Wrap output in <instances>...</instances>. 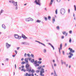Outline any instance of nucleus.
<instances>
[{
	"label": "nucleus",
	"mask_w": 76,
	"mask_h": 76,
	"mask_svg": "<svg viewBox=\"0 0 76 76\" xmlns=\"http://www.w3.org/2000/svg\"><path fill=\"white\" fill-rule=\"evenodd\" d=\"M40 75L41 76H44V69L43 68H42L41 69V70L40 72Z\"/></svg>",
	"instance_id": "1"
},
{
	"label": "nucleus",
	"mask_w": 76,
	"mask_h": 76,
	"mask_svg": "<svg viewBox=\"0 0 76 76\" xmlns=\"http://www.w3.org/2000/svg\"><path fill=\"white\" fill-rule=\"evenodd\" d=\"M61 13L62 14V15H64V13L66 12V11H65V10L64 9H61L60 10Z\"/></svg>",
	"instance_id": "2"
},
{
	"label": "nucleus",
	"mask_w": 76,
	"mask_h": 76,
	"mask_svg": "<svg viewBox=\"0 0 76 76\" xmlns=\"http://www.w3.org/2000/svg\"><path fill=\"white\" fill-rule=\"evenodd\" d=\"M27 71H28V73H31V72L32 73H34L35 72V71L34 69L31 70V69H30L29 70V69H28L27 70Z\"/></svg>",
	"instance_id": "3"
},
{
	"label": "nucleus",
	"mask_w": 76,
	"mask_h": 76,
	"mask_svg": "<svg viewBox=\"0 0 76 76\" xmlns=\"http://www.w3.org/2000/svg\"><path fill=\"white\" fill-rule=\"evenodd\" d=\"M35 3H36V4H38L39 6L41 5V4H40V1L39 0H37H37H36L34 1Z\"/></svg>",
	"instance_id": "4"
},
{
	"label": "nucleus",
	"mask_w": 76,
	"mask_h": 76,
	"mask_svg": "<svg viewBox=\"0 0 76 76\" xmlns=\"http://www.w3.org/2000/svg\"><path fill=\"white\" fill-rule=\"evenodd\" d=\"M26 22H29V21H32V20H34L31 18H26Z\"/></svg>",
	"instance_id": "5"
},
{
	"label": "nucleus",
	"mask_w": 76,
	"mask_h": 76,
	"mask_svg": "<svg viewBox=\"0 0 76 76\" xmlns=\"http://www.w3.org/2000/svg\"><path fill=\"white\" fill-rule=\"evenodd\" d=\"M34 76V75L33 74V73H32L31 74H28V73H26V75H25V76Z\"/></svg>",
	"instance_id": "6"
},
{
	"label": "nucleus",
	"mask_w": 76,
	"mask_h": 76,
	"mask_svg": "<svg viewBox=\"0 0 76 76\" xmlns=\"http://www.w3.org/2000/svg\"><path fill=\"white\" fill-rule=\"evenodd\" d=\"M37 63H38V61H35L34 63V64H35V67H37L39 66V64H37Z\"/></svg>",
	"instance_id": "7"
},
{
	"label": "nucleus",
	"mask_w": 76,
	"mask_h": 76,
	"mask_svg": "<svg viewBox=\"0 0 76 76\" xmlns=\"http://www.w3.org/2000/svg\"><path fill=\"white\" fill-rule=\"evenodd\" d=\"M62 44L61 43V44L60 45V48H59V52L60 54H61V52H60V50H62Z\"/></svg>",
	"instance_id": "8"
},
{
	"label": "nucleus",
	"mask_w": 76,
	"mask_h": 76,
	"mask_svg": "<svg viewBox=\"0 0 76 76\" xmlns=\"http://www.w3.org/2000/svg\"><path fill=\"white\" fill-rule=\"evenodd\" d=\"M69 54H70V56H68V57L69 58H72V56H73V54L72 53H71V52H69Z\"/></svg>",
	"instance_id": "9"
},
{
	"label": "nucleus",
	"mask_w": 76,
	"mask_h": 76,
	"mask_svg": "<svg viewBox=\"0 0 76 76\" xmlns=\"http://www.w3.org/2000/svg\"><path fill=\"white\" fill-rule=\"evenodd\" d=\"M69 50H70V53H75V50H73V49L70 48H69Z\"/></svg>",
	"instance_id": "10"
},
{
	"label": "nucleus",
	"mask_w": 76,
	"mask_h": 76,
	"mask_svg": "<svg viewBox=\"0 0 76 76\" xmlns=\"http://www.w3.org/2000/svg\"><path fill=\"white\" fill-rule=\"evenodd\" d=\"M22 37L23 38V39H26L28 38L26 37V36H25V35H24L23 34H22Z\"/></svg>",
	"instance_id": "11"
},
{
	"label": "nucleus",
	"mask_w": 76,
	"mask_h": 76,
	"mask_svg": "<svg viewBox=\"0 0 76 76\" xmlns=\"http://www.w3.org/2000/svg\"><path fill=\"white\" fill-rule=\"evenodd\" d=\"M6 47L7 48H9L10 47V45L8 43H6Z\"/></svg>",
	"instance_id": "12"
},
{
	"label": "nucleus",
	"mask_w": 76,
	"mask_h": 76,
	"mask_svg": "<svg viewBox=\"0 0 76 76\" xmlns=\"http://www.w3.org/2000/svg\"><path fill=\"white\" fill-rule=\"evenodd\" d=\"M62 34H63V35H65V34H66L65 35L66 37H67V36L68 33H66V31H63L62 32Z\"/></svg>",
	"instance_id": "13"
},
{
	"label": "nucleus",
	"mask_w": 76,
	"mask_h": 76,
	"mask_svg": "<svg viewBox=\"0 0 76 76\" xmlns=\"http://www.w3.org/2000/svg\"><path fill=\"white\" fill-rule=\"evenodd\" d=\"M28 58H26L25 59V62H26V64H28Z\"/></svg>",
	"instance_id": "14"
},
{
	"label": "nucleus",
	"mask_w": 76,
	"mask_h": 76,
	"mask_svg": "<svg viewBox=\"0 0 76 76\" xmlns=\"http://www.w3.org/2000/svg\"><path fill=\"white\" fill-rule=\"evenodd\" d=\"M48 44L49 45H50L52 48H53V50H54V49H55V48H54V46H53L50 43H49Z\"/></svg>",
	"instance_id": "15"
},
{
	"label": "nucleus",
	"mask_w": 76,
	"mask_h": 76,
	"mask_svg": "<svg viewBox=\"0 0 76 76\" xmlns=\"http://www.w3.org/2000/svg\"><path fill=\"white\" fill-rule=\"evenodd\" d=\"M26 67L27 69H28V68L29 67V65L27 64L26 66Z\"/></svg>",
	"instance_id": "16"
},
{
	"label": "nucleus",
	"mask_w": 76,
	"mask_h": 76,
	"mask_svg": "<svg viewBox=\"0 0 76 76\" xmlns=\"http://www.w3.org/2000/svg\"><path fill=\"white\" fill-rule=\"evenodd\" d=\"M52 21H53V23H54V22H55V18L54 17H53Z\"/></svg>",
	"instance_id": "17"
},
{
	"label": "nucleus",
	"mask_w": 76,
	"mask_h": 76,
	"mask_svg": "<svg viewBox=\"0 0 76 76\" xmlns=\"http://www.w3.org/2000/svg\"><path fill=\"white\" fill-rule=\"evenodd\" d=\"M54 0H51V2L49 4L50 6H51L52 4H53V1H54Z\"/></svg>",
	"instance_id": "18"
},
{
	"label": "nucleus",
	"mask_w": 76,
	"mask_h": 76,
	"mask_svg": "<svg viewBox=\"0 0 76 76\" xmlns=\"http://www.w3.org/2000/svg\"><path fill=\"white\" fill-rule=\"evenodd\" d=\"M14 37L15 38H18L19 37V35L17 34H15L14 35Z\"/></svg>",
	"instance_id": "19"
},
{
	"label": "nucleus",
	"mask_w": 76,
	"mask_h": 76,
	"mask_svg": "<svg viewBox=\"0 0 76 76\" xmlns=\"http://www.w3.org/2000/svg\"><path fill=\"white\" fill-rule=\"evenodd\" d=\"M2 27L3 28V29H6V26L4 24L2 25Z\"/></svg>",
	"instance_id": "20"
},
{
	"label": "nucleus",
	"mask_w": 76,
	"mask_h": 76,
	"mask_svg": "<svg viewBox=\"0 0 76 76\" xmlns=\"http://www.w3.org/2000/svg\"><path fill=\"white\" fill-rule=\"evenodd\" d=\"M61 63L62 65H63V64H64V61L62 60H61Z\"/></svg>",
	"instance_id": "21"
},
{
	"label": "nucleus",
	"mask_w": 76,
	"mask_h": 76,
	"mask_svg": "<svg viewBox=\"0 0 76 76\" xmlns=\"http://www.w3.org/2000/svg\"><path fill=\"white\" fill-rule=\"evenodd\" d=\"M41 22V21L39 20H37V23H40Z\"/></svg>",
	"instance_id": "22"
},
{
	"label": "nucleus",
	"mask_w": 76,
	"mask_h": 76,
	"mask_svg": "<svg viewBox=\"0 0 76 76\" xmlns=\"http://www.w3.org/2000/svg\"><path fill=\"white\" fill-rule=\"evenodd\" d=\"M51 17L50 16H48V19L49 20H51Z\"/></svg>",
	"instance_id": "23"
},
{
	"label": "nucleus",
	"mask_w": 76,
	"mask_h": 76,
	"mask_svg": "<svg viewBox=\"0 0 76 76\" xmlns=\"http://www.w3.org/2000/svg\"><path fill=\"white\" fill-rule=\"evenodd\" d=\"M41 67H42L41 66H39L37 68V69H38V70H39V69H41Z\"/></svg>",
	"instance_id": "24"
},
{
	"label": "nucleus",
	"mask_w": 76,
	"mask_h": 76,
	"mask_svg": "<svg viewBox=\"0 0 76 76\" xmlns=\"http://www.w3.org/2000/svg\"><path fill=\"white\" fill-rule=\"evenodd\" d=\"M22 38V37L21 36H19L18 37V38H18V39H20L21 38Z\"/></svg>",
	"instance_id": "25"
},
{
	"label": "nucleus",
	"mask_w": 76,
	"mask_h": 76,
	"mask_svg": "<svg viewBox=\"0 0 76 76\" xmlns=\"http://www.w3.org/2000/svg\"><path fill=\"white\" fill-rule=\"evenodd\" d=\"M14 6H17V2H15V3H14Z\"/></svg>",
	"instance_id": "26"
},
{
	"label": "nucleus",
	"mask_w": 76,
	"mask_h": 76,
	"mask_svg": "<svg viewBox=\"0 0 76 76\" xmlns=\"http://www.w3.org/2000/svg\"><path fill=\"white\" fill-rule=\"evenodd\" d=\"M21 71H23L24 72H26V70L25 69H21Z\"/></svg>",
	"instance_id": "27"
},
{
	"label": "nucleus",
	"mask_w": 76,
	"mask_h": 76,
	"mask_svg": "<svg viewBox=\"0 0 76 76\" xmlns=\"http://www.w3.org/2000/svg\"><path fill=\"white\" fill-rule=\"evenodd\" d=\"M74 9H75V11H76V5H74Z\"/></svg>",
	"instance_id": "28"
},
{
	"label": "nucleus",
	"mask_w": 76,
	"mask_h": 76,
	"mask_svg": "<svg viewBox=\"0 0 76 76\" xmlns=\"http://www.w3.org/2000/svg\"><path fill=\"white\" fill-rule=\"evenodd\" d=\"M56 28L58 30H59V29H60V27H59V26H58L56 27Z\"/></svg>",
	"instance_id": "29"
},
{
	"label": "nucleus",
	"mask_w": 76,
	"mask_h": 76,
	"mask_svg": "<svg viewBox=\"0 0 76 76\" xmlns=\"http://www.w3.org/2000/svg\"><path fill=\"white\" fill-rule=\"evenodd\" d=\"M41 63H42V61H38V63L39 64H41Z\"/></svg>",
	"instance_id": "30"
},
{
	"label": "nucleus",
	"mask_w": 76,
	"mask_h": 76,
	"mask_svg": "<svg viewBox=\"0 0 76 76\" xmlns=\"http://www.w3.org/2000/svg\"><path fill=\"white\" fill-rule=\"evenodd\" d=\"M69 42L70 43L72 42V39H71V38H70L69 39Z\"/></svg>",
	"instance_id": "31"
},
{
	"label": "nucleus",
	"mask_w": 76,
	"mask_h": 76,
	"mask_svg": "<svg viewBox=\"0 0 76 76\" xmlns=\"http://www.w3.org/2000/svg\"><path fill=\"white\" fill-rule=\"evenodd\" d=\"M21 68H22V69H24V68H25V66H24V65H22L21 66Z\"/></svg>",
	"instance_id": "32"
},
{
	"label": "nucleus",
	"mask_w": 76,
	"mask_h": 76,
	"mask_svg": "<svg viewBox=\"0 0 76 76\" xmlns=\"http://www.w3.org/2000/svg\"><path fill=\"white\" fill-rule=\"evenodd\" d=\"M31 62L32 63H34V59H32L31 61Z\"/></svg>",
	"instance_id": "33"
},
{
	"label": "nucleus",
	"mask_w": 76,
	"mask_h": 76,
	"mask_svg": "<svg viewBox=\"0 0 76 76\" xmlns=\"http://www.w3.org/2000/svg\"><path fill=\"white\" fill-rule=\"evenodd\" d=\"M58 2H60L61 1V0H56Z\"/></svg>",
	"instance_id": "34"
},
{
	"label": "nucleus",
	"mask_w": 76,
	"mask_h": 76,
	"mask_svg": "<svg viewBox=\"0 0 76 76\" xmlns=\"http://www.w3.org/2000/svg\"><path fill=\"white\" fill-rule=\"evenodd\" d=\"M41 44H42V45H43L44 46H45V45L41 42H40V43Z\"/></svg>",
	"instance_id": "35"
},
{
	"label": "nucleus",
	"mask_w": 76,
	"mask_h": 76,
	"mask_svg": "<svg viewBox=\"0 0 76 76\" xmlns=\"http://www.w3.org/2000/svg\"><path fill=\"white\" fill-rule=\"evenodd\" d=\"M36 73H39V71L38 70H37L36 71Z\"/></svg>",
	"instance_id": "36"
},
{
	"label": "nucleus",
	"mask_w": 76,
	"mask_h": 76,
	"mask_svg": "<svg viewBox=\"0 0 76 76\" xmlns=\"http://www.w3.org/2000/svg\"><path fill=\"white\" fill-rule=\"evenodd\" d=\"M24 63L25 64V62H22L21 63V64H24Z\"/></svg>",
	"instance_id": "37"
},
{
	"label": "nucleus",
	"mask_w": 76,
	"mask_h": 76,
	"mask_svg": "<svg viewBox=\"0 0 76 76\" xmlns=\"http://www.w3.org/2000/svg\"><path fill=\"white\" fill-rule=\"evenodd\" d=\"M56 14V15L57 14V9H56V11H55Z\"/></svg>",
	"instance_id": "38"
},
{
	"label": "nucleus",
	"mask_w": 76,
	"mask_h": 76,
	"mask_svg": "<svg viewBox=\"0 0 76 76\" xmlns=\"http://www.w3.org/2000/svg\"><path fill=\"white\" fill-rule=\"evenodd\" d=\"M62 52L63 55H65V54L64 53V51H62Z\"/></svg>",
	"instance_id": "39"
},
{
	"label": "nucleus",
	"mask_w": 76,
	"mask_h": 76,
	"mask_svg": "<svg viewBox=\"0 0 76 76\" xmlns=\"http://www.w3.org/2000/svg\"><path fill=\"white\" fill-rule=\"evenodd\" d=\"M11 3H15V1H14L13 0H12V1H11Z\"/></svg>",
	"instance_id": "40"
},
{
	"label": "nucleus",
	"mask_w": 76,
	"mask_h": 76,
	"mask_svg": "<svg viewBox=\"0 0 76 76\" xmlns=\"http://www.w3.org/2000/svg\"><path fill=\"white\" fill-rule=\"evenodd\" d=\"M35 41H36V42H38L39 43V44L41 43V42H40L39 41H37V40H36Z\"/></svg>",
	"instance_id": "41"
},
{
	"label": "nucleus",
	"mask_w": 76,
	"mask_h": 76,
	"mask_svg": "<svg viewBox=\"0 0 76 76\" xmlns=\"http://www.w3.org/2000/svg\"><path fill=\"white\" fill-rule=\"evenodd\" d=\"M27 56H28V57H30L31 56L30 55V54H28Z\"/></svg>",
	"instance_id": "42"
},
{
	"label": "nucleus",
	"mask_w": 76,
	"mask_h": 76,
	"mask_svg": "<svg viewBox=\"0 0 76 76\" xmlns=\"http://www.w3.org/2000/svg\"><path fill=\"white\" fill-rule=\"evenodd\" d=\"M69 34H72V31H69Z\"/></svg>",
	"instance_id": "43"
},
{
	"label": "nucleus",
	"mask_w": 76,
	"mask_h": 76,
	"mask_svg": "<svg viewBox=\"0 0 76 76\" xmlns=\"http://www.w3.org/2000/svg\"><path fill=\"white\" fill-rule=\"evenodd\" d=\"M39 61H41V60H42V58H39Z\"/></svg>",
	"instance_id": "44"
},
{
	"label": "nucleus",
	"mask_w": 76,
	"mask_h": 76,
	"mask_svg": "<svg viewBox=\"0 0 76 76\" xmlns=\"http://www.w3.org/2000/svg\"><path fill=\"white\" fill-rule=\"evenodd\" d=\"M3 10H1L0 12L1 13H3Z\"/></svg>",
	"instance_id": "45"
},
{
	"label": "nucleus",
	"mask_w": 76,
	"mask_h": 76,
	"mask_svg": "<svg viewBox=\"0 0 76 76\" xmlns=\"http://www.w3.org/2000/svg\"><path fill=\"white\" fill-rule=\"evenodd\" d=\"M64 36H63L61 37V39H64Z\"/></svg>",
	"instance_id": "46"
},
{
	"label": "nucleus",
	"mask_w": 76,
	"mask_h": 76,
	"mask_svg": "<svg viewBox=\"0 0 76 76\" xmlns=\"http://www.w3.org/2000/svg\"><path fill=\"white\" fill-rule=\"evenodd\" d=\"M6 61H9V59L8 58H6Z\"/></svg>",
	"instance_id": "47"
},
{
	"label": "nucleus",
	"mask_w": 76,
	"mask_h": 76,
	"mask_svg": "<svg viewBox=\"0 0 76 76\" xmlns=\"http://www.w3.org/2000/svg\"><path fill=\"white\" fill-rule=\"evenodd\" d=\"M15 52L16 53V54H17V53H18V52L16 50H15Z\"/></svg>",
	"instance_id": "48"
},
{
	"label": "nucleus",
	"mask_w": 76,
	"mask_h": 76,
	"mask_svg": "<svg viewBox=\"0 0 76 76\" xmlns=\"http://www.w3.org/2000/svg\"><path fill=\"white\" fill-rule=\"evenodd\" d=\"M54 65L55 67H56V64H54Z\"/></svg>",
	"instance_id": "49"
},
{
	"label": "nucleus",
	"mask_w": 76,
	"mask_h": 76,
	"mask_svg": "<svg viewBox=\"0 0 76 76\" xmlns=\"http://www.w3.org/2000/svg\"><path fill=\"white\" fill-rule=\"evenodd\" d=\"M15 56H16V54L13 55H12V57H15Z\"/></svg>",
	"instance_id": "50"
},
{
	"label": "nucleus",
	"mask_w": 76,
	"mask_h": 76,
	"mask_svg": "<svg viewBox=\"0 0 76 76\" xmlns=\"http://www.w3.org/2000/svg\"><path fill=\"white\" fill-rule=\"evenodd\" d=\"M44 53H46V50L45 49H44Z\"/></svg>",
	"instance_id": "51"
},
{
	"label": "nucleus",
	"mask_w": 76,
	"mask_h": 76,
	"mask_svg": "<svg viewBox=\"0 0 76 76\" xmlns=\"http://www.w3.org/2000/svg\"><path fill=\"white\" fill-rule=\"evenodd\" d=\"M20 48V47H18L17 48V50H18Z\"/></svg>",
	"instance_id": "52"
},
{
	"label": "nucleus",
	"mask_w": 76,
	"mask_h": 76,
	"mask_svg": "<svg viewBox=\"0 0 76 76\" xmlns=\"http://www.w3.org/2000/svg\"><path fill=\"white\" fill-rule=\"evenodd\" d=\"M64 64H65V65H66V62H64Z\"/></svg>",
	"instance_id": "53"
},
{
	"label": "nucleus",
	"mask_w": 76,
	"mask_h": 76,
	"mask_svg": "<svg viewBox=\"0 0 76 76\" xmlns=\"http://www.w3.org/2000/svg\"><path fill=\"white\" fill-rule=\"evenodd\" d=\"M31 57H34V55H33V54H31Z\"/></svg>",
	"instance_id": "54"
},
{
	"label": "nucleus",
	"mask_w": 76,
	"mask_h": 76,
	"mask_svg": "<svg viewBox=\"0 0 76 76\" xmlns=\"http://www.w3.org/2000/svg\"><path fill=\"white\" fill-rule=\"evenodd\" d=\"M27 55H26V53H25L24 54V56L25 57H26V56Z\"/></svg>",
	"instance_id": "55"
},
{
	"label": "nucleus",
	"mask_w": 76,
	"mask_h": 76,
	"mask_svg": "<svg viewBox=\"0 0 76 76\" xmlns=\"http://www.w3.org/2000/svg\"><path fill=\"white\" fill-rule=\"evenodd\" d=\"M45 20H47V18H45Z\"/></svg>",
	"instance_id": "56"
},
{
	"label": "nucleus",
	"mask_w": 76,
	"mask_h": 76,
	"mask_svg": "<svg viewBox=\"0 0 76 76\" xmlns=\"http://www.w3.org/2000/svg\"><path fill=\"white\" fill-rule=\"evenodd\" d=\"M67 46V43H65V47H66Z\"/></svg>",
	"instance_id": "57"
},
{
	"label": "nucleus",
	"mask_w": 76,
	"mask_h": 76,
	"mask_svg": "<svg viewBox=\"0 0 76 76\" xmlns=\"http://www.w3.org/2000/svg\"><path fill=\"white\" fill-rule=\"evenodd\" d=\"M68 12L69 13H70V9H69L68 10Z\"/></svg>",
	"instance_id": "58"
},
{
	"label": "nucleus",
	"mask_w": 76,
	"mask_h": 76,
	"mask_svg": "<svg viewBox=\"0 0 76 76\" xmlns=\"http://www.w3.org/2000/svg\"><path fill=\"white\" fill-rule=\"evenodd\" d=\"M24 60V59L23 58H22V59H21V60L22 61H23V60Z\"/></svg>",
	"instance_id": "59"
},
{
	"label": "nucleus",
	"mask_w": 76,
	"mask_h": 76,
	"mask_svg": "<svg viewBox=\"0 0 76 76\" xmlns=\"http://www.w3.org/2000/svg\"><path fill=\"white\" fill-rule=\"evenodd\" d=\"M15 67L16 69V64H15Z\"/></svg>",
	"instance_id": "60"
},
{
	"label": "nucleus",
	"mask_w": 76,
	"mask_h": 76,
	"mask_svg": "<svg viewBox=\"0 0 76 76\" xmlns=\"http://www.w3.org/2000/svg\"><path fill=\"white\" fill-rule=\"evenodd\" d=\"M66 67H68V64H66Z\"/></svg>",
	"instance_id": "61"
},
{
	"label": "nucleus",
	"mask_w": 76,
	"mask_h": 76,
	"mask_svg": "<svg viewBox=\"0 0 76 76\" xmlns=\"http://www.w3.org/2000/svg\"><path fill=\"white\" fill-rule=\"evenodd\" d=\"M9 2L10 3H12V1H9Z\"/></svg>",
	"instance_id": "62"
},
{
	"label": "nucleus",
	"mask_w": 76,
	"mask_h": 76,
	"mask_svg": "<svg viewBox=\"0 0 76 76\" xmlns=\"http://www.w3.org/2000/svg\"><path fill=\"white\" fill-rule=\"evenodd\" d=\"M53 63H55V60H53Z\"/></svg>",
	"instance_id": "63"
},
{
	"label": "nucleus",
	"mask_w": 76,
	"mask_h": 76,
	"mask_svg": "<svg viewBox=\"0 0 76 76\" xmlns=\"http://www.w3.org/2000/svg\"><path fill=\"white\" fill-rule=\"evenodd\" d=\"M70 67H71V66L69 65V68H70Z\"/></svg>",
	"instance_id": "64"
}]
</instances>
